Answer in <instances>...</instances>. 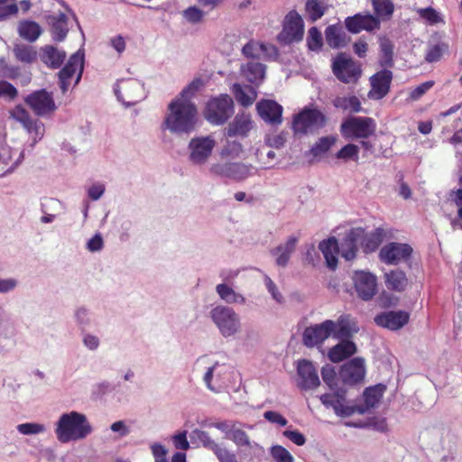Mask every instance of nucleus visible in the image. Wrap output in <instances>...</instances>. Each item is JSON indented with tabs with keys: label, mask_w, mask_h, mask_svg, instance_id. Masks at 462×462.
<instances>
[{
	"label": "nucleus",
	"mask_w": 462,
	"mask_h": 462,
	"mask_svg": "<svg viewBox=\"0 0 462 462\" xmlns=\"http://www.w3.org/2000/svg\"><path fill=\"white\" fill-rule=\"evenodd\" d=\"M201 86L200 79H194L168 106L164 125L171 133L189 134L195 129L198 109L191 101Z\"/></svg>",
	"instance_id": "obj_1"
},
{
	"label": "nucleus",
	"mask_w": 462,
	"mask_h": 462,
	"mask_svg": "<svg viewBox=\"0 0 462 462\" xmlns=\"http://www.w3.org/2000/svg\"><path fill=\"white\" fill-rule=\"evenodd\" d=\"M92 431V427L86 415L78 411L62 414L56 426L57 439L62 442L80 440L87 438Z\"/></svg>",
	"instance_id": "obj_2"
},
{
	"label": "nucleus",
	"mask_w": 462,
	"mask_h": 462,
	"mask_svg": "<svg viewBox=\"0 0 462 462\" xmlns=\"http://www.w3.org/2000/svg\"><path fill=\"white\" fill-rule=\"evenodd\" d=\"M377 125L368 116H350L340 125L341 134L346 139H367L374 135Z\"/></svg>",
	"instance_id": "obj_3"
},
{
	"label": "nucleus",
	"mask_w": 462,
	"mask_h": 462,
	"mask_svg": "<svg viewBox=\"0 0 462 462\" xmlns=\"http://www.w3.org/2000/svg\"><path fill=\"white\" fill-rule=\"evenodd\" d=\"M234 114V102L227 94L210 98L205 107L204 116L213 125L225 124Z\"/></svg>",
	"instance_id": "obj_4"
},
{
	"label": "nucleus",
	"mask_w": 462,
	"mask_h": 462,
	"mask_svg": "<svg viewBox=\"0 0 462 462\" xmlns=\"http://www.w3.org/2000/svg\"><path fill=\"white\" fill-rule=\"evenodd\" d=\"M282 31L277 41L282 45H291L302 41L304 36V22L296 10H291L284 17Z\"/></svg>",
	"instance_id": "obj_5"
},
{
	"label": "nucleus",
	"mask_w": 462,
	"mask_h": 462,
	"mask_svg": "<svg viewBox=\"0 0 462 462\" xmlns=\"http://www.w3.org/2000/svg\"><path fill=\"white\" fill-rule=\"evenodd\" d=\"M210 317L223 337L233 336L239 330L240 319L232 308L217 306L211 310Z\"/></svg>",
	"instance_id": "obj_6"
},
{
	"label": "nucleus",
	"mask_w": 462,
	"mask_h": 462,
	"mask_svg": "<svg viewBox=\"0 0 462 462\" xmlns=\"http://www.w3.org/2000/svg\"><path fill=\"white\" fill-rule=\"evenodd\" d=\"M325 115L316 108H304L299 114L295 115L292 120V129L295 134H306L319 128H322L326 124Z\"/></svg>",
	"instance_id": "obj_7"
},
{
	"label": "nucleus",
	"mask_w": 462,
	"mask_h": 462,
	"mask_svg": "<svg viewBox=\"0 0 462 462\" xmlns=\"http://www.w3.org/2000/svg\"><path fill=\"white\" fill-rule=\"evenodd\" d=\"M332 71L338 80L346 84L356 82L362 73L360 66L344 52L334 59Z\"/></svg>",
	"instance_id": "obj_8"
},
{
	"label": "nucleus",
	"mask_w": 462,
	"mask_h": 462,
	"mask_svg": "<svg viewBox=\"0 0 462 462\" xmlns=\"http://www.w3.org/2000/svg\"><path fill=\"white\" fill-rule=\"evenodd\" d=\"M320 402L327 408H332L337 415L348 417L357 412L365 413L363 406L346 405V391L340 389L334 393H324L319 397Z\"/></svg>",
	"instance_id": "obj_9"
},
{
	"label": "nucleus",
	"mask_w": 462,
	"mask_h": 462,
	"mask_svg": "<svg viewBox=\"0 0 462 462\" xmlns=\"http://www.w3.org/2000/svg\"><path fill=\"white\" fill-rule=\"evenodd\" d=\"M412 247L406 243L391 242L383 245L379 252L380 260L386 264H399L411 259Z\"/></svg>",
	"instance_id": "obj_10"
},
{
	"label": "nucleus",
	"mask_w": 462,
	"mask_h": 462,
	"mask_svg": "<svg viewBox=\"0 0 462 462\" xmlns=\"http://www.w3.org/2000/svg\"><path fill=\"white\" fill-rule=\"evenodd\" d=\"M252 165L238 162L215 163L210 167V172L218 177L228 178L237 181L252 175Z\"/></svg>",
	"instance_id": "obj_11"
},
{
	"label": "nucleus",
	"mask_w": 462,
	"mask_h": 462,
	"mask_svg": "<svg viewBox=\"0 0 462 462\" xmlns=\"http://www.w3.org/2000/svg\"><path fill=\"white\" fill-rule=\"evenodd\" d=\"M115 94L125 105L134 106L142 98L143 87L136 79H121L115 88Z\"/></svg>",
	"instance_id": "obj_12"
},
{
	"label": "nucleus",
	"mask_w": 462,
	"mask_h": 462,
	"mask_svg": "<svg viewBox=\"0 0 462 462\" xmlns=\"http://www.w3.org/2000/svg\"><path fill=\"white\" fill-rule=\"evenodd\" d=\"M24 102L35 115L42 116L52 113L56 109L53 97L45 89H40L29 94Z\"/></svg>",
	"instance_id": "obj_13"
},
{
	"label": "nucleus",
	"mask_w": 462,
	"mask_h": 462,
	"mask_svg": "<svg viewBox=\"0 0 462 462\" xmlns=\"http://www.w3.org/2000/svg\"><path fill=\"white\" fill-rule=\"evenodd\" d=\"M298 383L300 390H314L320 385L319 373L312 362L307 359H300L297 364Z\"/></svg>",
	"instance_id": "obj_14"
},
{
	"label": "nucleus",
	"mask_w": 462,
	"mask_h": 462,
	"mask_svg": "<svg viewBox=\"0 0 462 462\" xmlns=\"http://www.w3.org/2000/svg\"><path fill=\"white\" fill-rule=\"evenodd\" d=\"M334 321L327 319L320 324L305 328L302 335L303 344L308 347L321 345L332 335Z\"/></svg>",
	"instance_id": "obj_15"
},
{
	"label": "nucleus",
	"mask_w": 462,
	"mask_h": 462,
	"mask_svg": "<svg viewBox=\"0 0 462 462\" xmlns=\"http://www.w3.org/2000/svg\"><path fill=\"white\" fill-rule=\"evenodd\" d=\"M354 286L357 295L364 300H371L377 291V279L369 272L356 271L353 274Z\"/></svg>",
	"instance_id": "obj_16"
},
{
	"label": "nucleus",
	"mask_w": 462,
	"mask_h": 462,
	"mask_svg": "<svg viewBox=\"0 0 462 462\" xmlns=\"http://www.w3.org/2000/svg\"><path fill=\"white\" fill-rule=\"evenodd\" d=\"M215 145L216 142L210 136L192 138L189 143V160L195 164L205 163L211 155Z\"/></svg>",
	"instance_id": "obj_17"
},
{
	"label": "nucleus",
	"mask_w": 462,
	"mask_h": 462,
	"mask_svg": "<svg viewBox=\"0 0 462 462\" xmlns=\"http://www.w3.org/2000/svg\"><path fill=\"white\" fill-rule=\"evenodd\" d=\"M393 72L390 69H381L370 78L372 89L369 97L373 99H382L390 91Z\"/></svg>",
	"instance_id": "obj_18"
},
{
	"label": "nucleus",
	"mask_w": 462,
	"mask_h": 462,
	"mask_svg": "<svg viewBox=\"0 0 462 462\" xmlns=\"http://www.w3.org/2000/svg\"><path fill=\"white\" fill-rule=\"evenodd\" d=\"M365 374L364 359L355 357L341 367L339 376L345 383L355 384L364 379Z\"/></svg>",
	"instance_id": "obj_19"
},
{
	"label": "nucleus",
	"mask_w": 462,
	"mask_h": 462,
	"mask_svg": "<svg viewBox=\"0 0 462 462\" xmlns=\"http://www.w3.org/2000/svg\"><path fill=\"white\" fill-rule=\"evenodd\" d=\"M346 28L352 33H358L361 31H374L380 27L378 18L372 14H356L345 20Z\"/></svg>",
	"instance_id": "obj_20"
},
{
	"label": "nucleus",
	"mask_w": 462,
	"mask_h": 462,
	"mask_svg": "<svg viewBox=\"0 0 462 462\" xmlns=\"http://www.w3.org/2000/svg\"><path fill=\"white\" fill-rule=\"evenodd\" d=\"M364 228L356 227L349 230L339 245L341 256L351 261L356 256L359 241L363 236Z\"/></svg>",
	"instance_id": "obj_21"
},
{
	"label": "nucleus",
	"mask_w": 462,
	"mask_h": 462,
	"mask_svg": "<svg viewBox=\"0 0 462 462\" xmlns=\"http://www.w3.org/2000/svg\"><path fill=\"white\" fill-rule=\"evenodd\" d=\"M410 315L406 311H387L377 315L374 322L391 330H398L409 322Z\"/></svg>",
	"instance_id": "obj_22"
},
{
	"label": "nucleus",
	"mask_w": 462,
	"mask_h": 462,
	"mask_svg": "<svg viewBox=\"0 0 462 462\" xmlns=\"http://www.w3.org/2000/svg\"><path fill=\"white\" fill-rule=\"evenodd\" d=\"M258 114L272 125L282 123V106L273 100H262L256 106Z\"/></svg>",
	"instance_id": "obj_23"
},
{
	"label": "nucleus",
	"mask_w": 462,
	"mask_h": 462,
	"mask_svg": "<svg viewBox=\"0 0 462 462\" xmlns=\"http://www.w3.org/2000/svg\"><path fill=\"white\" fill-rule=\"evenodd\" d=\"M83 69V58L78 54H73L69 59L66 65L59 72L60 85L65 92L69 85L70 79L78 69Z\"/></svg>",
	"instance_id": "obj_24"
},
{
	"label": "nucleus",
	"mask_w": 462,
	"mask_h": 462,
	"mask_svg": "<svg viewBox=\"0 0 462 462\" xmlns=\"http://www.w3.org/2000/svg\"><path fill=\"white\" fill-rule=\"evenodd\" d=\"M341 341L328 350V357L333 363H339L356 352V346L349 339H340Z\"/></svg>",
	"instance_id": "obj_25"
},
{
	"label": "nucleus",
	"mask_w": 462,
	"mask_h": 462,
	"mask_svg": "<svg viewBox=\"0 0 462 462\" xmlns=\"http://www.w3.org/2000/svg\"><path fill=\"white\" fill-rule=\"evenodd\" d=\"M298 241V237L290 236L284 244L279 245L271 251L272 254L276 256L275 262L278 266L285 267L288 264L291 254L296 249Z\"/></svg>",
	"instance_id": "obj_26"
},
{
	"label": "nucleus",
	"mask_w": 462,
	"mask_h": 462,
	"mask_svg": "<svg viewBox=\"0 0 462 462\" xmlns=\"http://www.w3.org/2000/svg\"><path fill=\"white\" fill-rule=\"evenodd\" d=\"M319 248L326 259L327 265L332 270L336 269L337 266V255L340 253L337 238L332 236L321 241Z\"/></svg>",
	"instance_id": "obj_27"
},
{
	"label": "nucleus",
	"mask_w": 462,
	"mask_h": 462,
	"mask_svg": "<svg viewBox=\"0 0 462 462\" xmlns=\"http://www.w3.org/2000/svg\"><path fill=\"white\" fill-rule=\"evenodd\" d=\"M252 120L249 115L238 114L226 129L228 137L241 135L245 136L252 128Z\"/></svg>",
	"instance_id": "obj_28"
},
{
	"label": "nucleus",
	"mask_w": 462,
	"mask_h": 462,
	"mask_svg": "<svg viewBox=\"0 0 462 462\" xmlns=\"http://www.w3.org/2000/svg\"><path fill=\"white\" fill-rule=\"evenodd\" d=\"M384 282L388 290L397 292L404 291L409 284L406 273L399 269L385 273Z\"/></svg>",
	"instance_id": "obj_29"
},
{
	"label": "nucleus",
	"mask_w": 462,
	"mask_h": 462,
	"mask_svg": "<svg viewBox=\"0 0 462 462\" xmlns=\"http://www.w3.org/2000/svg\"><path fill=\"white\" fill-rule=\"evenodd\" d=\"M355 323L349 315H341L337 321H334L332 335L337 339H349L355 331Z\"/></svg>",
	"instance_id": "obj_30"
},
{
	"label": "nucleus",
	"mask_w": 462,
	"mask_h": 462,
	"mask_svg": "<svg viewBox=\"0 0 462 462\" xmlns=\"http://www.w3.org/2000/svg\"><path fill=\"white\" fill-rule=\"evenodd\" d=\"M51 32L55 42H62L69 32L68 16L60 13L50 17Z\"/></svg>",
	"instance_id": "obj_31"
},
{
	"label": "nucleus",
	"mask_w": 462,
	"mask_h": 462,
	"mask_svg": "<svg viewBox=\"0 0 462 462\" xmlns=\"http://www.w3.org/2000/svg\"><path fill=\"white\" fill-rule=\"evenodd\" d=\"M325 37L328 45L334 49L343 47L347 42L346 34L338 24L328 26L325 31Z\"/></svg>",
	"instance_id": "obj_32"
},
{
	"label": "nucleus",
	"mask_w": 462,
	"mask_h": 462,
	"mask_svg": "<svg viewBox=\"0 0 462 462\" xmlns=\"http://www.w3.org/2000/svg\"><path fill=\"white\" fill-rule=\"evenodd\" d=\"M384 231L383 228H376L370 234H365L364 230L363 236L359 241L365 253H371L375 251L383 241Z\"/></svg>",
	"instance_id": "obj_33"
},
{
	"label": "nucleus",
	"mask_w": 462,
	"mask_h": 462,
	"mask_svg": "<svg viewBox=\"0 0 462 462\" xmlns=\"http://www.w3.org/2000/svg\"><path fill=\"white\" fill-rule=\"evenodd\" d=\"M65 58V53L53 46H45L42 49V61L52 69L59 68L63 63Z\"/></svg>",
	"instance_id": "obj_34"
},
{
	"label": "nucleus",
	"mask_w": 462,
	"mask_h": 462,
	"mask_svg": "<svg viewBox=\"0 0 462 462\" xmlns=\"http://www.w3.org/2000/svg\"><path fill=\"white\" fill-rule=\"evenodd\" d=\"M242 73L249 82L258 83L264 78L265 66L260 62L250 61L242 68Z\"/></svg>",
	"instance_id": "obj_35"
},
{
	"label": "nucleus",
	"mask_w": 462,
	"mask_h": 462,
	"mask_svg": "<svg viewBox=\"0 0 462 462\" xmlns=\"http://www.w3.org/2000/svg\"><path fill=\"white\" fill-rule=\"evenodd\" d=\"M19 35L29 42L36 41L42 33L41 26L33 21H22L18 25Z\"/></svg>",
	"instance_id": "obj_36"
},
{
	"label": "nucleus",
	"mask_w": 462,
	"mask_h": 462,
	"mask_svg": "<svg viewBox=\"0 0 462 462\" xmlns=\"http://www.w3.org/2000/svg\"><path fill=\"white\" fill-rule=\"evenodd\" d=\"M14 54L17 60L26 64H31L37 60V51L32 45L16 44L14 47Z\"/></svg>",
	"instance_id": "obj_37"
},
{
	"label": "nucleus",
	"mask_w": 462,
	"mask_h": 462,
	"mask_svg": "<svg viewBox=\"0 0 462 462\" xmlns=\"http://www.w3.org/2000/svg\"><path fill=\"white\" fill-rule=\"evenodd\" d=\"M333 105L335 107L344 111H350L353 113L362 111L361 102L356 96L337 97L333 101Z\"/></svg>",
	"instance_id": "obj_38"
},
{
	"label": "nucleus",
	"mask_w": 462,
	"mask_h": 462,
	"mask_svg": "<svg viewBox=\"0 0 462 462\" xmlns=\"http://www.w3.org/2000/svg\"><path fill=\"white\" fill-rule=\"evenodd\" d=\"M384 391V387L381 384L368 387L364 392V401L365 407H363L365 409V412L369 408H374L381 400L383 397Z\"/></svg>",
	"instance_id": "obj_39"
},
{
	"label": "nucleus",
	"mask_w": 462,
	"mask_h": 462,
	"mask_svg": "<svg viewBox=\"0 0 462 462\" xmlns=\"http://www.w3.org/2000/svg\"><path fill=\"white\" fill-rule=\"evenodd\" d=\"M327 6L319 0H307L305 4V12L308 19L315 23L320 19L326 13Z\"/></svg>",
	"instance_id": "obj_40"
},
{
	"label": "nucleus",
	"mask_w": 462,
	"mask_h": 462,
	"mask_svg": "<svg viewBox=\"0 0 462 462\" xmlns=\"http://www.w3.org/2000/svg\"><path fill=\"white\" fill-rule=\"evenodd\" d=\"M216 291L218 296L227 303H245V299L243 295L236 293L231 287L225 283L217 285Z\"/></svg>",
	"instance_id": "obj_41"
},
{
	"label": "nucleus",
	"mask_w": 462,
	"mask_h": 462,
	"mask_svg": "<svg viewBox=\"0 0 462 462\" xmlns=\"http://www.w3.org/2000/svg\"><path fill=\"white\" fill-rule=\"evenodd\" d=\"M380 67L388 69L393 66V45L389 40H385L380 43Z\"/></svg>",
	"instance_id": "obj_42"
},
{
	"label": "nucleus",
	"mask_w": 462,
	"mask_h": 462,
	"mask_svg": "<svg viewBox=\"0 0 462 462\" xmlns=\"http://www.w3.org/2000/svg\"><path fill=\"white\" fill-rule=\"evenodd\" d=\"M337 138L333 135L319 138L310 149V153L314 156H320L327 152L335 143Z\"/></svg>",
	"instance_id": "obj_43"
},
{
	"label": "nucleus",
	"mask_w": 462,
	"mask_h": 462,
	"mask_svg": "<svg viewBox=\"0 0 462 462\" xmlns=\"http://www.w3.org/2000/svg\"><path fill=\"white\" fill-rule=\"evenodd\" d=\"M372 4L375 14L380 18L389 19L394 11L393 4L390 0H372Z\"/></svg>",
	"instance_id": "obj_44"
},
{
	"label": "nucleus",
	"mask_w": 462,
	"mask_h": 462,
	"mask_svg": "<svg viewBox=\"0 0 462 462\" xmlns=\"http://www.w3.org/2000/svg\"><path fill=\"white\" fill-rule=\"evenodd\" d=\"M448 44L446 42H440L432 46H430L425 60L426 61L430 63L437 62L439 61L443 54L448 51Z\"/></svg>",
	"instance_id": "obj_45"
},
{
	"label": "nucleus",
	"mask_w": 462,
	"mask_h": 462,
	"mask_svg": "<svg viewBox=\"0 0 462 462\" xmlns=\"http://www.w3.org/2000/svg\"><path fill=\"white\" fill-rule=\"evenodd\" d=\"M307 46L312 51H318L323 46L321 32L315 26L311 27L308 32Z\"/></svg>",
	"instance_id": "obj_46"
},
{
	"label": "nucleus",
	"mask_w": 462,
	"mask_h": 462,
	"mask_svg": "<svg viewBox=\"0 0 462 462\" xmlns=\"http://www.w3.org/2000/svg\"><path fill=\"white\" fill-rule=\"evenodd\" d=\"M232 92L236 99V101L242 105L243 106H251L254 101V98H255V95L254 96H249L245 91V89L243 88V87L238 84V83H235L232 87Z\"/></svg>",
	"instance_id": "obj_47"
},
{
	"label": "nucleus",
	"mask_w": 462,
	"mask_h": 462,
	"mask_svg": "<svg viewBox=\"0 0 462 462\" xmlns=\"http://www.w3.org/2000/svg\"><path fill=\"white\" fill-rule=\"evenodd\" d=\"M359 147L354 143H347L343 146L336 154V157L340 160L358 161Z\"/></svg>",
	"instance_id": "obj_48"
},
{
	"label": "nucleus",
	"mask_w": 462,
	"mask_h": 462,
	"mask_svg": "<svg viewBox=\"0 0 462 462\" xmlns=\"http://www.w3.org/2000/svg\"><path fill=\"white\" fill-rule=\"evenodd\" d=\"M10 117L22 124L24 127L32 119L29 112L22 106L17 105L9 111Z\"/></svg>",
	"instance_id": "obj_49"
},
{
	"label": "nucleus",
	"mask_w": 462,
	"mask_h": 462,
	"mask_svg": "<svg viewBox=\"0 0 462 462\" xmlns=\"http://www.w3.org/2000/svg\"><path fill=\"white\" fill-rule=\"evenodd\" d=\"M23 128L32 135L35 143L44 135V125L37 119H32L30 124L26 125Z\"/></svg>",
	"instance_id": "obj_50"
},
{
	"label": "nucleus",
	"mask_w": 462,
	"mask_h": 462,
	"mask_svg": "<svg viewBox=\"0 0 462 462\" xmlns=\"http://www.w3.org/2000/svg\"><path fill=\"white\" fill-rule=\"evenodd\" d=\"M271 456L275 462H294L292 455L281 445L272 447Z\"/></svg>",
	"instance_id": "obj_51"
},
{
	"label": "nucleus",
	"mask_w": 462,
	"mask_h": 462,
	"mask_svg": "<svg viewBox=\"0 0 462 462\" xmlns=\"http://www.w3.org/2000/svg\"><path fill=\"white\" fill-rule=\"evenodd\" d=\"M242 152L243 147L240 143L235 141L227 142V143L222 149L221 156L236 159L239 158Z\"/></svg>",
	"instance_id": "obj_52"
},
{
	"label": "nucleus",
	"mask_w": 462,
	"mask_h": 462,
	"mask_svg": "<svg viewBox=\"0 0 462 462\" xmlns=\"http://www.w3.org/2000/svg\"><path fill=\"white\" fill-rule=\"evenodd\" d=\"M321 376L324 383L330 388L333 389L337 384V373L333 366L325 365L321 369Z\"/></svg>",
	"instance_id": "obj_53"
},
{
	"label": "nucleus",
	"mask_w": 462,
	"mask_h": 462,
	"mask_svg": "<svg viewBox=\"0 0 462 462\" xmlns=\"http://www.w3.org/2000/svg\"><path fill=\"white\" fill-rule=\"evenodd\" d=\"M17 96L18 91L13 84L5 80H0V97L12 101Z\"/></svg>",
	"instance_id": "obj_54"
},
{
	"label": "nucleus",
	"mask_w": 462,
	"mask_h": 462,
	"mask_svg": "<svg viewBox=\"0 0 462 462\" xmlns=\"http://www.w3.org/2000/svg\"><path fill=\"white\" fill-rule=\"evenodd\" d=\"M17 430L23 435L38 434L45 430V427L39 423H22L17 426Z\"/></svg>",
	"instance_id": "obj_55"
},
{
	"label": "nucleus",
	"mask_w": 462,
	"mask_h": 462,
	"mask_svg": "<svg viewBox=\"0 0 462 462\" xmlns=\"http://www.w3.org/2000/svg\"><path fill=\"white\" fill-rule=\"evenodd\" d=\"M419 14L425 19L430 24H437L442 22L439 13L432 7L422 8L419 10Z\"/></svg>",
	"instance_id": "obj_56"
},
{
	"label": "nucleus",
	"mask_w": 462,
	"mask_h": 462,
	"mask_svg": "<svg viewBox=\"0 0 462 462\" xmlns=\"http://www.w3.org/2000/svg\"><path fill=\"white\" fill-rule=\"evenodd\" d=\"M183 16L188 22L197 23L202 20L204 13L196 6H190L184 10Z\"/></svg>",
	"instance_id": "obj_57"
},
{
	"label": "nucleus",
	"mask_w": 462,
	"mask_h": 462,
	"mask_svg": "<svg viewBox=\"0 0 462 462\" xmlns=\"http://www.w3.org/2000/svg\"><path fill=\"white\" fill-rule=\"evenodd\" d=\"M193 434L198 438V439L202 443V445L210 449L214 450L218 444H217L213 439H211L210 436L208 432L204 430H196L193 431Z\"/></svg>",
	"instance_id": "obj_58"
},
{
	"label": "nucleus",
	"mask_w": 462,
	"mask_h": 462,
	"mask_svg": "<svg viewBox=\"0 0 462 462\" xmlns=\"http://www.w3.org/2000/svg\"><path fill=\"white\" fill-rule=\"evenodd\" d=\"M434 85V81H426L417 86L410 92V98L411 100L420 99L428 90H430Z\"/></svg>",
	"instance_id": "obj_59"
},
{
	"label": "nucleus",
	"mask_w": 462,
	"mask_h": 462,
	"mask_svg": "<svg viewBox=\"0 0 462 462\" xmlns=\"http://www.w3.org/2000/svg\"><path fill=\"white\" fill-rule=\"evenodd\" d=\"M283 436L290 439L291 442L296 444L297 446H303L306 443L305 436L300 432L299 430H286L283 431Z\"/></svg>",
	"instance_id": "obj_60"
},
{
	"label": "nucleus",
	"mask_w": 462,
	"mask_h": 462,
	"mask_svg": "<svg viewBox=\"0 0 462 462\" xmlns=\"http://www.w3.org/2000/svg\"><path fill=\"white\" fill-rule=\"evenodd\" d=\"M220 462H236V455L229 452L226 448L217 447L213 450Z\"/></svg>",
	"instance_id": "obj_61"
},
{
	"label": "nucleus",
	"mask_w": 462,
	"mask_h": 462,
	"mask_svg": "<svg viewBox=\"0 0 462 462\" xmlns=\"http://www.w3.org/2000/svg\"><path fill=\"white\" fill-rule=\"evenodd\" d=\"M230 439L239 446H248L250 444L246 432L240 429L232 430Z\"/></svg>",
	"instance_id": "obj_62"
},
{
	"label": "nucleus",
	"mask_w": 462,
	"mask_h": 462,
	"mask_svg": "<svg viewBox=\"0 0 462 462\" xmlns=\"http://www.w3.org/2000/svg\"><path fill=\"white\" fill-rule=\"evenodd\" d=\"M265 420L272 423L279 424L280 426H286L288 420L279 412L273 411H267L263 413Z\"/></svg>",
	"instance_id": "obj_63"
},
{
	"label": "nucleus",
	"mask_w": 462,
	"mask_h": 462,
	"mask_svg": "<svg viewBox=\"0 0 462 462\" xmlns=\"http://www.w3.org/2000/svg\"><path fill=\"white\" fill-rule=\"evenodd\" d=\"M152 453L155 458V462H168L166 458L167 450L161 444L152 446Z\"/></svg>",
	"instance_id": "obj_64"
}]
</instances>
